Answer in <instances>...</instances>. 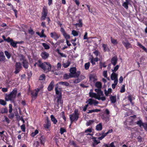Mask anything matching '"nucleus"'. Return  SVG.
Listing matches in <instances>:
<instances>
[{
	"instance_id": "f257e3e1",
	"label": "nucleus",
	"mask_w": 147,
	"mask_h": 147,
	"mask_svg": "<svg viewBox=\"0 0 147 147\" xmlns=\"http://www.w3.org/2000/svg\"><path fill=\"white\" fill-rule=\"evenodd\" d=\"M17 92V88L14 89L10 94H6L5 95V99L6 101H11L12 102L13 101L16 97Z\"/></svg>"
},
{
	"instance_id": "f03ea898",
	"label": "nucleus",
	"mask_w": 147,
	"mask_h": 147,
	"mask_svg": "<svg viewBox=\"0 0 147 147\" xmlns=\"http://www.w3.org/2000/svg\"><path fill=\"white\" fill-rule=\"evenodd\" d=\"M38 62L37 63L38 66L41 68L45 72H47L51 70V66L48 62H44L40 64Z\"/></svg>"
},
{
	"instance_id": "7ed1b4c3",
	"label": "nucleus",
	"mask_w": 147,
	"mask_h": 147,
	"mask_svg": "<svg viewBox=\"0 0 147 147\" xmlns=\"http://www.w3.org/2000/svg\"><path fill=\"white\" fill-rule=\"evenodd\" d=\"M79 115L78 110L77 109H76L74 113L72 114L69 115V118L71 121L70 126L71 125V124L73 121H76L78 120L79 118Z\"/></svg>"
},
{
	"instance_id": "20e7f679",
	"label": "nucleus",
	"mask_w": 147,
	"mask_h": 147,
	"mask_svg": "<svg viewBox=\"0 0 147 147\" xmlns=\"http://www.w3.org/2000/svg\"><path fill=\"white\" fill-rule=\"evenodd\" d=\"M76 67H73L71 68L69 70L70 74L74 76H76L75 78H78L80 76V71L76 72Z\"/></svg>"
},
{
	"instance_id": "39448f33",
	"label": "nucleus",
	"mask_w": 147,
	"mask_h": 147,
	"mask_svg": "<svg viewBox=\"0 0 147 147\" xmlns=\"http://www.w3.org/2000/svg\"><path fill=\"white\" fill-rule=\"evenodd\" d=\"M57 103L55 104V106L57 107V108L60 107H62L63 106V101L62 100V96L60 95L59 96L57 97Z\"/></svg>"
},
{
	"instance_id": "423d86ee",
	"label": "nucleus",
	"mask_w": 147,
	"mask_h": 147,
	"mask_svg": "<svg viewBox=\"0 0 147 147\" xmlns=\"http://www.w3.org/2000/svg\"><path fill=\"white\" fill-rule=\"evenodd\" d=\"M96 94V99L98 100H101L102 101H104L106 100V98L105 96H103L104 94L103 92L101 90Z\"/></svg>"
},
{
	"instance_id": "0eeeda50",
	"label": "nucleus",
	"mask_w": 147,
	"mask_h": 147,
	"mask_svg": "<svg viewBox=\"0 0 147 147\" xmlns=\"http://www.w3.org/2000/svg\"><path fill=\"white\" fill-rule=\"evenodd\" d=\"M136 124L138 125L140 127L143 126L145 130L147 131V123H143L141 120L138 121L136 122Z\"/></svg>"
},
{
	"instance_id": "6e6552de",
	"label": "nucleus",
	"mask_w": 147,
	"mask_h": 147,
	"mask_svg": "<svg viewBox=\"0 0 147 147\" xmlns=\"http://www.w3.org/2000/svg\"><path fill=\"white\" fill-rule=\"evenodd\" d=\"M15 71L14 73L16 74L18 73L21 69L22 66L20 62H16L15 65Z\"/></svg>"
},
{
	"instance_id": "1a4fd4ad",
	"label": "nucleus",
	"mask_w": 147,
	"mask_h": 147,
	"mask_svg": "<svg viewBox=\"0 0 147 147\" xmlns=\"http://www.w3.org/2000/svg\"><path fill=\"white\" fill-rule=\"evenodd\" d=\"M136 116L134 115L129 117L126 120V121L124 123V124L126 125L127 122H128L130 125H131L133 124V119L135 118Z\"/></svg>"
},
{
	"instance_id": "9d476101",
	"label": "nucleus",
	"mask_w": 147,
	"mask_h": 147,
	"mask_svg": "<svg viewBox=\"0 0 147 147\" xmlns=\"http://www.w3.org/2000/svg\"><path fill=\"white\" fill-rule=\"evenodd\" d=\"M122 43L127 49L132 48L131 45L127 40H123L122 41Z\"/></svg>"
},
{
	"instance_id": "9b49d317",
	"label": "nucleus",
	"mask_w": 147,
	"mask_h": 147,
	"mask_svg": "<svg viewBox=\"0 0 147 147\" xmlns=\"http://www.w3.org/2000/svg\"><path fill=\"white\" fill-rule=\"evenodd\" d=\"M47 9L44 7L43 8V11L42 13V16L41 18V20H45L47 16Z\"/></svg>"
},
{
	"instance_id": "f8f14e48",
	"label": "nucleus",
	"mask_w": 147,
	"mask_h": 147,
	"mask_svg": "<svg viewBox=\"0 0 147 147\" xmlns=\"http://www.w3.org/2000/svg\"><path fill=\"white\" fill-rule=\"evenodd\" d=\"M50 35L55 40H57L60 36V35L57 34L55 32L51 33Z\"/></svg>"
},
{
	"instance_id": "ddd939ff",
	"label": "nucleus",
	"mask_w": 147,
	"mask_h": 147,
	"mask_svg": "<svg viewBox=\"0 0 147 147\" xmlns=\"http://www.w3.org/2000/svg\"><path fill=\"white\" fill-rule=\"evenodd\" d=\"M40 91V89L37 88L34 90L31 93L32 98H34V99L36 98L37 96L38 92Z\"/></svg>"
},
{
	"instance_id": "4468645a",
	"label": "nucleus",
	"mask_w": 147,
	"mask_h": 147,
	"mask_svg": "<svg viewBox=\"0 0 147 147\" xmlns=\"http://www.w3.org/2000/svg\"><path fill=\"white\" fill-rule=\"evenodd\" d=\"M113 131V130L112 129H111L110 130H109L108 132H107L104 133L103 132L102 134V135L101 137H99L98 138V139L100 140H102L105 136H106L109 133H111Z\"/></svg>"
},
{
	"instance_id": "2eb2a0df",
	"label": "nucleus",
	"mask_w": 147,
	"mask_h": 147,
	"mask_svg": "<svg viewBox=\"0 0 147 147\" xmlns=\"http://www.w3.org/2000/svg\"><path fill=\"white\" fill-rule=\"evenodd\" d=\"M42 58L44 59H47L49 56V54L45 51L42 52L40 55Z\"/></svg>"
},
{
	"instance_id": "dca6fc26",
	"label": "nucleus",
	"mask_w": 147,
	"mask_h": 147,
	"mask_svg": "<svg viewBox=\"0 0 147 147\" xmlns=\"http://www.w3.org/2000/svg\"><path fill=\"white\" fill-rule=\"evenodd\" d=\"M117 58L116 56H115L113 57L111 59V63L114 66H115L117 63Z\"/></svg>"
},
{
	"instance_id": "f3484780",
	"label": "nucleus",
	"mask_w": 147,
	"mask_h": 147,
	"mask_svg": "<svg viewBox=\"0 0 147 147\" xmlns=\"http://www.w3.org/2000/svg\"><path fill=\"white\" fill-rule=\"evenodd\" d=\"M6 61V58L5 56L4 55V53L3 52L0 53V62H5Z\"/></svg>"
},
{
	"instance_id": "a211bd4d",
	"label": "nucleus",
	"mask_w": 147,
	"mask_h": 147,
	"mask_svg": "<svg viewBox=\"0 0 147 147\" xmlns=\"http://www.w3.org/2000/svg\"><path fill=\"white\" fill-rule=\"evenodd\" d=\"M54 81L53 80L51 82L47 88L48 90L49 91H51L53 89L54 86Z\"/></svg>"
},
{
	"instance_id": "6ab92c4d",
	"label": "nucleus",
	"mask_w": 147,
	"mask_h": 147,
	"mask_svg": "<svg viewBox=\"0 0 147 147\" xmlns=\"http://www.w3.org/2000/svg\"><path fill=\"white\" fill-rule=\"evenodd\" d=\"M118 75L115 73L113 72L111 75V78L112 80H114L117 78Z\"/></svg>"
},
{
	"instance_id": "aec40b11",
	"label": "nucleus",
	"mask_w": 147,
	"mask_h": 147,
	"mask_svg": "<svg viewBox=\"0 0 147 147\" xmlns=\"http://www.w3.org/2000/svg\"><path fill=\"white\" fill-rule=\"evenodd\" d=\"M76 76H72V75H71L69 73V74H65L63 76V78L65 79H68L70 78L75 77Z\"/></svg>"
},
{
	"instance_id": "412c9836",
	"label": "nucleus",
	"mask_w": 147,
	"mask_h": 147,
	"mask_svg": "<svg viewBox=\"0 0 147 147\" xmlns=\"http://www.w3.org/2000/svg\"><path fill=\"white\" fill-rule=\"evenodd\" d=\"M126 1L124 2L122 4V6L126 9L128 8V5L129 3V0H125Z\"/></svg>"
},
{
	"instance_id": "4be33fe9",
	"label": "nucleus",
	"mask_w": 147,
	"mask_h": 147,
	"mask_svg": "<svg viewBox=\"0 0 147 147\" xmlns=\"http://www.w3.org/2000/svg\"><path fill=\"white\" fill-rule=\"evenodd\" d=\"M22 63L25 69H27L28 67V63L27 60H24L23 61Z\"/></svg>"
},
{
	"instance_id": "5701e85b",
	"label": "nucleus",
	"mask_w": 147,
	"mask_h": 147,
	"mask_svg": "<svg viewBox=\"0 0 147 147\" xmlns=\"http://www.w3.org/2000/svg\"><path fill=\"white\" fill-rule=\"evenodd\" d=\"M8 110L7 108L4 107L2 108L0 110V113L3 114L5 113H7L8 112Z\"/></svg>"
},
{
	"instance_id": "b1692460",
	"label": "nucleus",
	"mask_w": 147,
	"mask_h": 147,
	"mask_svg": "<svg viewBox=\"0 0 147 147\" xmlns=\"http://www.w3.org/2000/svg\"><path fill=\"white\" fill-rule=\"evenodd\" d=\"M102 129V125L101 123H99L96 126V129L97 130L100 131Z\"/></svg>"
},
{
	"instance_id": "393cba45",
	"label": "nucleus",
	"mask_w": 147,
	"mask_h": 147,
	"mask_svg": "<svg viewBox=\"0 0 147 147\" xmlns=\"http://www.w3.org/2000/svg\"><path fill=\"white\" fill-rule=\"evenodd\" d=\"M110 99L112 103H115L116 101V96H111L110 97Z\"/></svg>"
},
{
	"instance_id": "a878e982",
	"label": "nucleus",
	"mask_w": 147,
	"mask_h": 147,
	"mask_svg": "<svg viewBox=\"0 0 147 147\" xmlns=\"http://www.w3.org/2000/svg\"><path fill=\"white\" fill-rule=\"evenodd\" d=\"M18 43H20V42H15L13 40V41H12L11 42L10 45L13 47L16 48L17 47V44Z\"/></svg>"
},
{
	"instance_id": "bb28decb",
	"label": "nucleus",
	"mask_w": 147,
	"mask_h": 147,
	"mask_svg": "<svg viewBox=\"0 0 147 147\" xmlns=\"http://www.w3.org/2000/svg\"><path fill=\"white\" fill-rule=\"evenodd\" d=\"M51 124L49 122L48 120L47 122L44 125V126L45 129H49L50 127Z\"/></svg>"
},
{
	"instance_id": "cd10ccee",
	"label": "nucleus",
	"mask_w": 147,
	"mask_h": 147,
	"mask_svg": "<svg viewBox=\"0 0 147 147\" xmlns=\"http://www.w3.org/2000/svg\"><path fill=\"white\" fill-rule=\"evenodd\" d=\"M51 121L53 122V123L54 124H56L57 122V121L53 115H51Z\"/></svg>"
},
{
	"instance_id": "c85d7f7f",
	"label": "nucleus",
	"mask_w": 147,
	"mask_h": 147,
	"mask_svg": "<svg viewBox=\"0 0 147 147\" xmlns=\"http://www.w3.org/2000/svg\"><path fill=\"white\" fill-rule=\"evenodd\" d=\"M94 100L93 99L90 98L86 102V103H88L89 105H91L93 104Z\"/></svg>"
},
{
	"instance_id": "c756f323",
	"label": "nucleus",
	"mask_w": 147,
	"mask_h": 147,
	"mask_svg": "<svg viewBox=\"0 0 147 147\" xmlns=\"http://www.w3.org/2000/svg\"><path fill=\"white\" fill-rule=\"evenodd\" d=\"M75 25L77 27H82V20L80 19L79 20V23H78L76 24Z\"/></svg>"
},
{
	"instance_id": "7c9ffc66",
	"label": "nucleus",
	"mask_w": 147,
	"mask_h": 147,
	"mask_svg": "<svg viewBox=\"0 0 147 147\" xmlns=\"http://www.w3.org/2000/svg\"><path fill=\"white\" fill-rule=\"evenodd\" d=\"M93 142L92 143V146L95 147L97 145L100 143V141H98L96 140H93Z\"/></svg>"
},
{
	"instance_id": "2f4dec72",
	"label": "nucleus",
	"mask_w": 147,
	"mask_h": 147,
	"mask_svg": "<svg viewBox=\"0 0 147 147\" xmlns=\"http://www.w3.org/2000/svg\"><path fill=\"white\" fill-rule=\"evenodd\" d=\"M102 47L103 48L104 50L105 51H109V49L108 48L107 45L105 44H102Z\"/></svg>"
},
{
	"instance_id": "473e14b6",
	"label": "nucleus",
	"mask_w": 147,
	"mask_h": 147,
	"mask_svg": "<svg viewBox=\"0 0 147 147\" xmlns=\"http://www.w3.org/2000/svg\"><path fill=\"white\" fill-rule=\"evenodd\" d=\"M95 86L98 88H102V84L100 82H97L95 84Z\"/></svg>"
},
{
	"instance_id": "72a5a7b5",
	"label": "nucleus",
	"mask_w": 147,
	"mask_h": 147,
	"mask_svg": "<svg viewBox=\"0 0 147 147\" xmlns=\"http://www.w3.org/2000/svg\"><path fill=\"white\" fill-rule=\"evenodd\" d=\"M89 79L90 80L94 81L96 80V79L94 78L93 74H91L89 76Z\"/></svg>"
},
{
	"instance_id": "f704fd0d",
	"label": "nucleus",
	"mask_w": 147,
	"mask_h": 147,
	"mask_svg": "<svg viewBox=\"0 0 147 147\" xmlns=\"http://www.w3.org/2000/svg\"><path fill=\"white\" fill-rule=\"evenodd\" d=\"M100 111V110L98 109H93L92 110H89L88 112V113H92L93 112H98Z\"/></svg>"
},
{
	"instance_id": "c9c22d12",
	"label": "nucleus",
	"mask_w": 147,
	"mask_h": 147,
	"mask_svg": "<svg viewBox=\"0 0 147 147\" xmlns=\"http://www.w3.org/2000/svg\"><path fill=\"white\" fill-rule=\"evenodd\" d=\"M55 90V91L56 94H57L58 95L59 94L60 92L58 90V84H57L56 85Z\"/></svg>"
},
{
	"instance_id": "e433bc0d",
	"label": "nucleus",
	"mask_w": 147,
	"mask_h": 147,
	"mask_svg": "<svg viewBox=\"0 0 147 147\" xmlns=\"http://www.w3.org/2000/svg\"><path fill=\"white\" fill-rule=\"evenodd\" d=\"M40 143L42 144H43L45 143V138L43 136H41L40 138Z\"/></svg>"
},
{
	"instance_id": "4c0bfd02",
	"label": "nucleus",
	"mask_w": 147,
	"mask_h": 147,
	"mask_svg": "<svg viewBox=\"0 0 147 147\" xmlns=\"http://www.w3.org/2000/svg\"><path fill=\"white\" fill-rule=\"evenodd\" d=\"M59 84H61L66 86H68L69 85V84L68 83L66 82H59Z\"/></svg>"
},
{
	"instance_id": "58836bf2",
	"label": "nucleus",
	"mask_w": 147,
	"mask_h": 147,
	"mask_svg": "<svg viewBox=\"0 0 147 147\" xmlns=\"http://www.w3.org/2000/svg\"><path fill=\"white\" fill-rule=\"evenodd\" d=\"M89 95L91 97H94L96 99V94L95 93H94L93 92H90L89 93Z\"/></svg>"
},
{
	"instance_id": "ea45409f",
	"label": "nucleus",
	"mask_w": 147,
	"mask_h": 147,
	"mask_svg": "<svg viewBox=\"0 0 147 147\" xmlns=\"http://www.w3.org/2000/svg\"><path fill=\"white\" fill-rule=\"evenodd\" d=\"M5 53L7 59H9L10 58L11 55L7 51H5Z\"/></svg>"
},
{
	"instance_id": "a19ab883",
	"label": "nucleus",
	"mask_w": 147,
	"mask_h": 147,
	"mask_svg": "<svg viewBox=\"0 0 147 147\" xmlns=\"http://www.w3.org/2000/svg\"><path fill=\"white\" fill-rule=\"evenodd\" d=\"M70 64V62L68 61L66 63H63L62 65L64 68H66L67 67L69 66Z\"/></svg>"
},
{
	"instance_id": "79ce46f5",
	"label": "nucleus",
	"mask_w": 147,
	"mask_h": 147,
	"mask_svg": "<svg viewBox=\"0 0 147 147\" xmlns=\"http://www.w3.org/2000/svg\"><path fill=\"white\" fill-rule=\"evenodd\" d=\"M0 104L1 105H3V106L7 104V102L5 101L4 100H3L0 99Z\"/></svg>"
},
{
	"instance_id": "37998d69",
	"label": "nucleus",
	"mask_w": 147,
	"mask_h": 147,
	"mask_svg": "<svg viewBox=\"0 0 147 147\" xmlns=\"http://www.w3.org/2000/svg\"><path fill=\"white\" fill-rule=\"evenodd\" d=\"M42 45L44 47L45 49H48L50 48V47L49 45L45 43H42Z\"/></svg>"
},
{
	"instance_id": "c03bdc74",
	"label": "nucleus",
	"mask_w": 147,
	"mask_h": 147,
	"mask_svg": "<svg viewBox=\"0 0 147 147\" xmlns=\"http://www.w3.org/2000/svg\"><path fill=\"white\" fill-rule=\"evenodd\" d=\"M119 67V65H117L115 67H114V69H112V71L113 72L115 73L118 69Z\"/></svg>"
},
{
	"instance_id": "a18cd8bd",
	"label": "nucleus",
	"mask_w": 147,
	"mask_h": 147,
	"mask_svg": "<svg viewBox=\"0 0 147 147\" xmlns=\"http://www.w3.org/2000/svg\"><path fill=\"white\" fill-rule=\"evenodd\" d=\"M45 76L44 74L40 75L39 78V80H45Z\"/></svg>"
},
{
	"instance_id": "49530a36",
	"label": "nucleus",
	"mask_w": 147,
	"mask_h": 147,
	"mask_svg": "<svg viewBox=\"0 0 147 147\" xmlns=\"http://www.w3.org/2000/svg\"><path fill=\"white\" fill-rule=\"evenodd\" d=\"M72 34L75 36H78V32L75 30H73L71 32Z\"/></svg>"
},
{
	"instance_id": "de8ad7c7",
	"label": "nucleus",
	"mask_w": 147,
	"mask_h": 147,
	"mask_svg": "<svg viewBox=\"0 0 147 147\" xmlns=\"http://www.w3.org/2000/svg\"><path fill=\"white\" fill-rule=\"evenodd\" d=\"M90 65V63L89 62L86 63L84 65L85 69L86 70L88 69L89 68Z\"/></svg>"
},
{
	"instance_id": "09e8293b",
	"label": "nucleus",
	"mask_w": 147,
	"mask_h": 147,
	"mask_svg": "<svg viewBox=\"0 0 147 147\" xmlns=\"http://www.w3.org/2000/svg\"><path fill=\"white\" fill-rule=\"evenodd\" d=\"M63 35L64 36L66 40H67L68 39H69L70 38V36L69 35L67 34L66 32L63 34Z\"/></svg>"
},
{
	"instance_id": "8fccbe9b",
	"label": "nucleus",
	"mask_w": 147,
	"mask_h": 147,
	"mask_svg": "<svg viewBox=\"0 0 147 147\" xmlns=\"http://www.w3.org/2000/svg\"><path fill=\"white\" fill-rule=\"evenodd\" d=\"M94 121L93 120H90L86 123V125L88 126L93 123Z\"/></svg>"
},
{
	"instance_id": "3c124183",
	"label": "nucleus",
	"mask_w": 147,
	"mask_h": 147,
	"mask_svg": "<svg viewBox=\"0 0 147 147\" xmlns=\"http://www.w3.org/2000/svg\"><path fill=\"white\" fill-rule=\"evenodd\" d=\"M38 130H36L34 132H32L31 134V136L33 137L34 136L36 135L38 133Z\"/></svg>"
},
{
	"instance_id": "603ef678",
	"label": "nucleus",
	"mask_w": 147,
	"mask_h": 147,
	"mask_svg": "<svg viewBox=\"0 0 147 147\" xmlns=\"http://www.w3.org/2000/svg\"><path fill=\"white\" fill-rule=\"evenodd\" d=\"M12 106L11 104H9V112L10 113H11L12 111Z\"/></svg>"
},
{
	"instance_id": "864d4df0",
	"label": "nucleus",
	"mask_w": 147,
	"mask_h": 147,
	"mask_svg": "<svg viewBox=\"0 0 147 147\" xmlns=\"http://www.w3.org/2000/svg\"><path fill=\"white\" fill-rule=\"evenodd\" d=\"M66 131V130L63 128H61L60 129V133L61 134H63Z\"/></svg>"
},
{
	"instance_id": "5fc2aeb1",
	"label": "nucleus",
	"mask_w": 147,
	"mask_h": 147,
	"mask_svg": "<svg viewBox=\"0 0 147 147\" xmlns=\"http://www.w3.org/2000/svg\"><path fill=\"white\" fill-rule=\"evenodd\" d=\"M81 80L80 79L78 78L75 79L74 81V83L77 84L81 82Z\"/></svg>"
},
{
	"instance_id": "6e6d98bb",
	"label": "nucleus",
	"mask_w": 147,
	"mask_h": 147,
	"mask_svg": "<svg viewBox=\"0 0 147 147\" xmlns=\"http://www.w3.org/2000/svg\"><path fill=\"white\" fill-rule=\"evenodd\" d=\"M125 86L124 85H123L122 88H121L120 90V92L121 93H123L125 92Z\"/></svg>"
},
{
	"instance_id": "4d7b16f0",
	"label": "nucleus",
	"mask_w": 147,
	"mask_h": 147,
	"mask_svg": "<svg viewBox=\"0 0 147 147\" xmlns=\"http://www.w3.org/2000/svg\"><path fill=\"white\" fill-rule=\"evenodd\" d=\"M20 60L21 61H24V60H26V59H25V57H24V56L23 55H21L20 56Z\"/></svg>"
},
{
	"instance_id": "13d9d810",
	"label": "nucleus",
	"mask_w": 147,
	"mask_h": 147,
	"mask_svg": "<svg viewBox=\"0 0 147 147\" xmlns=\"http://www.w3.org/2000/svg\"><path fill=\"white\" fill-rule=\"evenodd\" d=\"M70 143L71 145H73L75 147H77L76 144L73 141H70Z\"/></svg>"
},
{
	"instance_id": "bf43d9fd",
	"label": "nucleus",
	"mask_w": 147,
	"mask_h": 147,
	"mask_svg": "<svg viewBox=\"0 0 147 147\" xmlns=\"http://www.w3.org/2000/svg\"><path fill=\"white\" fill-rule=\"evenodd\" d=\"M21 129L22 131L25 132V127L24 124H23L21 126Z\"/></svg>"
},
{
	"instance_id": "052dcab7",
	"label": "nucleus",
	"mask_w": 147,
	"mask_h": 147,
	"mask_svg": "<svg viewBox=\"0 0 147 147\" xmlns=\"http://www.w3.org/2000/svg\"><path fill=\"white\" fill-rule=\"evenodd\" d=\"M111 41L112 43L116 45L117 44V40L115 39L111 38Z\"/></svg>"
},
{
	"instance_id": "680f3d73",
	"label": "nucleus",
	"mask_w": 147,
	"mask_h": 147,
	"mask_svg": "<svg viewBox=\"0 0 147 147\" xmlns=\"http://www.w3.org/2000/svg\"><path fill=\"white\" fill-rule=\"evenodd\" d=\"M92 131V130L91 128H88L85 131V133L87 134V133H88V132H91Z\"/></svg>"
},
{
	"instance_id": "e2e57ef3",
	"label": "nucleus",
	"mask_w": 147,
	"mask_h": 147,
	"mask_svg": "<svg viewBox=\"0 0 147 147\" xmlns=\"http://www.w3.org/2000/svg\"><path fill=\"white\" fill-rule=\"evenodd\" d=\"M36 34L38 35L39 36H40V37H44L45 38L46 37V36L45 35H41L38 32H36Z\"/></svg>"
},
{
	"instance_id": "0e129e2a",
	"label": "nucleus",
	"mask_w": 147,
	"mask_h": 147,
	"mask_svg": "<svg viewBox=\"0 0 147 147\" xmlns=\"http://www.w3.org/2000/svg\"><path fill=\"white\" fill-rule=\"evenodd\" d=\"M59 54L62 57H66L67 55L63 53L59 52Z\"/></svg>"
},
{
	"instance_id": "69168bd1",
	"label": "nucleus",
	"mask_w": 147,
	"mask_h": 147,
	"mask_svg": "<svg viewBox=\"0 0 147 147\" xmlns=\"http://www.w3.org/2000/svg\"><path fill=\"white\" fill-rule=\"evenodd\" d=\"M8 117L10 119H13L14 117V114L11 113H10V114L9 115Z\"/></svg>"
},
{
	"instance_id": "338daca9",
	"label": "nucleus",
	"mask_w": 147,
	"mask_h": 147,
	"mask_svg": "<svg viewBox=\"0 0 147 147\" xmlns=\"http://www.w3.org/2000/svg\"><path fill=\"white\" fill-rule=\"evenodd\" d=\"M28 32L29 34H30L31 35H32L34 34V32L33 31V30L31 29H30L28 30Z\"/></svg>"
},
{
	"instance_id": "774afa93",
	"label": "nucleus",
	"mask_w": 147,
	"mask_h": 147,
	"mask_svg": "<svg viewBox=\"0 0 147 147\" xmlns=\"http://www.w3.org/2000/svg\"><path fill=\"white\" fill-rule=\"evenodd\" d=\"M138 142H140L142 141V138L140 136H138L137 138Z\"/></svg>"
}]
</instances>
